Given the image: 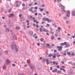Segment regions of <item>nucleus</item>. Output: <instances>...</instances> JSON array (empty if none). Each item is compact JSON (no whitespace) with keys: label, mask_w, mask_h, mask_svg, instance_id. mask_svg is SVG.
Returning <instances> with one entry per match:
<instances>
[{"label":"nucleus","mask_w":75,"mask_h":75,"mask_svg":"<svg viewBox=\"0 0 75 75\" xmlns=\"http://www.w3.org/2000/svg\"><path fill=\"white\" fill-rule=\"evenodd\" d=\"M59 6L60 7H61L62 11H63V12H65V10H64L65 9V7L62 5V4H59Z\"/></svg>","instance_id":"obj_1"},{"label":"nucleus","mask_w":75,"mask_h":75,"mask_svg":"<svg viewBox=\"0 0 75 75\" xmlns=\"http://www.w3.org/2000/svg\"><path fill=\"white\" fill-rule=\"evenodd\" d=\"M57 69H56L52 71V72H57Z\"/></svg>","instance_id":"obj_14"},{"label":"nucleus","mask_w":75,"mask_h":75,"mask_svg":"<svg viewBox=\"0 0 75 75\" xmlns=\"http://www.w3.org/2000/svg\"><path fill=\"white\" fill-rule=\"evenodd\" d=\"M52 67H50V70H52Z\"/></svg>","instance_id":"obj_62"},{"label":"nucleus","mask_w":75,"mask_h":75,"mask_svg":"<svg viewBox=\"0 0 75 75\" xmlns=\"http://www.w3.org/2000/svg\"><path fill=\"white\" fill-rule=\"evenodd\" d=\"M23 6V7H24V6H25V4H23L22 5Z\"/></svg>","instance_id":"obj_48"},{"label":"nucleus","mask_w":75,"mask_h":75,"mask_svg":"<svg viewBox=\"0 0 75 75\" xmlns=\"http://www.w3.org/2000/svg\"><path fill=\"white\" fill-rule=\"evenodd\" d=\"M52 54H49V57H52Z\"/></svg>","instance_id":"obj_20"},{"label":"nucleus","mask_w":75,"mask_h":75,"mask_svg":"<svg viewBox=\"0 0 75 75\" xmlns=\"http://www.w3.org/2000/svg\"><path fill=\"white\" fill-rule=\"evenodd\" d=\"M38 7L37 6H36L35 7V10H37V9H38Z\"/></svg>","instance_id":"obj_32"},{"label":"nucleus","mask_w":75,"mask_h":75,"mask_svg":"<svg viewBox=\"0 0 75 75\" xmlns=\"http://www.w3.org/2000/svg\"><path fill=\"white\" fill-rule=\"evenodd\" d=\"M36 27H37V28H38V27H39L38 25H36Z\"/></svg>","instance_id":"obj_49"},{"label":"nucleus","mask_w":75,"mask_h":75,"mask_svg":"<svg viewBox=\"0 0 75 75\" xmlns=\"http://www.w3.org/2000/svg\"><path fill=\"white\" fill-rule=\"evenodd\" d=\"M50 32H51L50 33H51V34H54V32H52V31Z\"/></svg>","instance_id":"obj_41"},{"label":"nucleus","mask_w":75,"mask_h":75,"mask_svg":"<svg viewBox=\"0 0 75 75\" xmlns=\"http://www.w3.org/2000/svg\"><path fill=\"white\" fill-rule=\"evenodd\" d=\"M35 16H37V13H35Z\"/></svg>","instance_id":"obj_52"},{"label":"nucleus","mask_w":75,"mask_h":75,"mask_svg":"<svg viewBox=\"0 0 75 75\" xmlns=\"http://www.w3.org/2000/svg\"><path fill=\"white\" fill-rule=\"evenodd\" d=\"M39 10H40V11H43V8H39Z\"/></svg>","instance_id":"obj_15"},{"label":"nucleus","mask_w":75,"mask_h":75,"mask_svg":"<svg viewBox=\"0 0 75 75\" xmlns=\"http://www.w3.org/2000/svg\"><path fill=\"white\" fill-rule=\"evenodd\" d=\"M65 68V67L64 66H62L61 67V68Z\"/></svg>","instance_id":"obj_29"},{"label":"nucleus","mask_w":75,"mask_h":75,"mask_svg":"<svg viewBox=\"0 0 75 75\" xmlns=\"http://www.w3.org/2000/svg\"><path fill=\"white\" fill-rule=\"evenodd\" d=\"M46 45L47 46V47H49V46H50V44H47Z\"/></svg>","instance_id":"obj_25"},{"label":"nucleus","mask_w":75,"mask_h":75,"mask_svg":"<svg viewBox=\"0 0 75 75\" xmlns=\"http://www.w3.org/2000/svg\"><path fill=\"white\" fill-rule=\"evenodd\" d=\"M13 38L14 40H16L17 39V37H16V36H14V37H13Z\"/></svg>","instance_id":"obj_23"},{"label":"nucleus","mask_w":75,"mask_h":75,"mask_svg":"<svg viewBox=\"0 0 75 75\" xmlns=\"http://www.w3.org/2000/svg\"><path fill=\"white\" fill-rule=\"evenodd\" d=\"M67 17H69V14H70V11H67Z\"/></svg>","instance_id":"obj_5"},{"label":"nucleus","mask_w":75,"mask_h":75,"mask_svg":"<svg viewBox=\"0 0 75 75\" xmlns=\"http://www.w3.org/2000/svg\"><path fill=\"white\" fill-rule=\"evenodd\" d=\"M58 40H61V38H58Z\"/></svg>","instance_id":"obj_44"},{"label":"nucleus","mask_w":75,"mask_h":75,"mask_svg":"<svg viewBox=\"0 0 75 75\" xmlns=\"http://www.w3.org/2000/svg\"><path fill=\"white\" fill-rule=\"evenodd\" d=\"M35 5H37V3L36 2L35 3Z\"/></svg>","instance_id":"obj_55"},{"label":"nucleus","mask_w":75,"mask_h":75,"mask_svg":"<svg viewBox=\"0 0 75 75\" xmlns=\"http://www.w3.org/2000/svg\"><path fill=\"white\" fill-rule=\"evenodd\" d=\"M43 62H45V61H46V63L47 64V65H48L50 63H49V60L48 59H43Z\"/></svg>","instance_id":"obj_2"},{"label":"nucleus","mask_w":75,"mask_h":75,"mask_svg":"<svg viewBox=\"0 0 75 75\" xmlns=\"http://www.w3.org/2000/svg\"><path fill=\"white\" fill-rule=\"evenodd\" d=\"M60 56H61V55H60V54H59L57 56V57H60Z\"/></svg>","instance_id":"obj_47"},{"label":"nucleus","mask_w":75,"mask_h":75,"mask_svg":"<svg viewBox=\"0 0 75 75\" xmlns=\"http://www.w3.org/2000/svg\"><path fill=\"white\" fill-rule=\"evenodd\" d=\"M48 18H46L45 21H48Z\"/></svg>","instance_id":"obj_37"},{"label":"nucleus","mask_w":75,"mask_h":75,"mask_svg":"<svg viewBox=\"0 0 75 75\" xmlns=\"http://www.w3.org/2000/svg\"><path fill=\"white\" fill-rule=\"evenodd\" d=\"M33 34V32H30V35H32V34Z\"/></svg>","instance_id":"obj_33"},{"label":"nucleus","mask_w":75,"mask_h":75,"mask_svg":"<svg viewBox=\"0 0 75 75\" xmlns=\"http://www.w3.org/2000/svg\"><path fill=\"white\" fill-rule=\"evenodd\" d=\"M56 54H54V55L52 56L53 58H56Z\"/></svg>","instance_id":"obj_9"},{"label":"nucleus","mask_w":75,"mask_h":75,"mask_svg":"<svg viewBox=\"0 0 75 75\" xmlns=\"http://www.w3.org/2000/svg\"><path fill=\"white\" fill-rule=\"evenodd\" d=\"M18 3V1H16V3Z\"/></svg>","instance_id":"obj_63"},{"label":"nucleus","mask_w":75,"mask_h":75,"mask_svg":"<svg viewBox=\"0 0 75 75\" xmlns=\"http://www.w3.org/2000/svg\"><path fill=\"white\" fill-rule=\"evenodd\" d=\"M58 30H61V28L59 27H58Z\"/></svg>","instance_id":"obj_38"},{"label":"nucleus","mask_w":75,"mask_h":75,"mask_svg":"<svg viewBox=\"0 0 75 75\" xmlns=\"http://www.w3.org/2000/svg\"><path fill=\"white\" fill-rule=\"evenodd\" d=\"M66 23H67V24H68V23H69V22H68V21H66Z\"/></svg>","instance_id":"obj_57"},{"label":"nucleus","mask_w":75,"mask_h":75,"mask_svg":"<svg viewBox=\"0 0 75 75\" xmlns=\"http://www.w3.org/2000/svg\"><path fill=\"white\" fill-rule=\"evenodd\" d=\"M53 64H56V65H57L58 64V62H55L54 61L53 62Z\"/></svg>","instance_id":"obj_6"},{"label":"nucleus","mask_w":75,"mask_h":75,"mask_svg":"<svg viewBox=\"0 0 75 75\" xmlns=\"http://www.w3.org/2000/svg\"><path fill=\"white\" fill-rule=\"evenodd\" d=\"M37 21L36 20H34V22H36Z\"/></svg>","instance_id":"obj_61"},{"label":"nucleus","mask_w":75,"mask_h":75,"mask_svg":"<svg viewBox=\"0 0 75 75\" xmlns=\"http://www.w3.org/2000/svg\"><path fill=\"white\" fill-rule=\"evenodd\" d=\"M72 15L73 16H75V11H72Z\"/></svg>","instance_id":"obj_11"},{"label":"nucleus","mask_w":75,"mask_h":75,"mask_svg":"<svg viewBox=\"0 0 75 75\" xmlns=\"http://www.w3.org/2000/svg\"><path fill=\"white\" fill-rule=\"evenodd\" d=\"M47 27H50V25L49 24H47Z\"/></svg>","instance_id":"obj_54"},{"label":"nucleus","mask_w":75,"mask_h":75,"mask_svg":"<svg viewBox=\"0 0 75 75\" xmlns=\"http://www.w3.org/2000/svg\"><path fill=\"white\" fill-rule=\"evenodd\" d=\"M67 54L68 55H71V52H68L67 53Z\"/></svg>","instance_id":"obj_26"},{"label":"nucleus","mask_w":75,"mask_h":75,"mask_svg":"<svg viewBox=\"0 0 75 75\" xmlns=\"http://www.w3.org/2000/svg\"><path fill=\"white\" fill-rule=\"evenodd\" d=\"M5 52L6 53H7H7H8V52L7 51H5Z\"/></svg>","instance_id":"obj_53"},{"label":"nucleus","mask_w":75,"mask_h":75,"mask_svg":"<svg viewBox=\"0 0 75 75\" xmlns=\"http://www.w3.org/2000/svg\"><path fill=\"white\" fill-rule=\"evenodd\" d=\"M57 48L58 49L59 51H61L62 47V46H57Z\"/></svg>","instance_id":"obj_4"},{"label":"nucleus","mask_w":75,"mask_h":75,"mask_svg":"<svg viewBox=\"0 0 75 75\" xmlns=\"http://www.w3.org/2000/svg\"><path fill=\"white\" fill-rule=\"evenodd\" d=\"M55 38L54 37V36H52L51 37V40H54V38Z\"/></svg>","instance_id":"obj_16"},{"label":"nucleus","mask_w":75,"mask_h":75,"mask_svg":"<svg viewBox=\"0 0 75 75\" xmlns=\"http://www.w3.org/2000/svg\"><path fill=\"white\" fill-rule=\"evenodd\" d=\"M40 32H42V28H40Z\"/></svg>","instance_id":"obj_34"},{"label":"nucleus","mask_w":75,"mask_h":75,"mask_svg":"<svg viewBox=\"0 0 75 75\" xmlns=\"http://www.w3.org/2000/svg\"><path fill=\"white\" fill-rule=\"evenodd\" d=\"M32 5H33V4H30L29 5V6H32Z\"/></svg>","instance_id":"obj_50"},{"label":"nucleus","mask_w":75,"mask_h":75,"mask_svg":"<svg viewBox=\"0 0 75 75\" xmlns=\"http://www.w3.org/2000/svg\"><path fill=\"white\" fill-rule=\"evenodd\" d=\"M45 20H46V18H43V20H45Z\"/></svg>","instance_id":"obj_35"},{"label":"nucleus","mask_w":75,"mask_h":75,"mask_svg":"<svg viewBox=\"0 0 75 75\" xmlns=\"http://www.w3.org/2000/svg\"><path fill=\"white\" fill-rule=\"evenodd\" d=\"M71 37H72V38H75V36H71Z\"/></svg>","instance_id":"obj_40"},{"label":"nucleus","mask_w":75,"mask_h":75,"mask_svg":"<svg viewBox=\"0 0 75 75\" xmlns=\"http://www.w3.org/2000/svg\"><path fill=\"white\" fill-rule=\"evenodd\" d=\"M60 70L61 71L62 70L64 72H66V71L65 70V69H62V68H60Z\"/></svg>","instance_id":"obj_12"},{"label":"nucleus","mask_w":75,"mask_h":75,"mask_svg":"<svg viewBox=\"0 0 75 75\" xmlns=\"http://www.w3.org/2000/svg\"><path fill=\"white\" fill-rule=\"evenodd\" d=\"M6 68V67H5V66H4L3 67V69H5Z\"/></svg>","instance_id":"obj_27"},{"label":"nucleus","mask_w":75,"mask_h":75,"mask_svg":"<svg viewBox=\"0 0 75 75\" xmlns=\"http://www.w3.org/2000/svg\"><path fill=\"white\" fill-rule=\"evenodd\" d=\"M14 15L13 14H10V16H9V17H13L14 16Z\"/></svg>","instance_id":"obj_10"},{"label":"nucleus","mask_w":75,"mask_h":75,"mask_svg":"<svg viewBox=\"0 0 75 75\" xmlns=\"http://www.w3.org/2000/svg\"><path fill=\"white\" fill-rule=\"evenodd\" d=\"M37 38H38V37H37V36H36L35 37V39H37Z\"/></svg>","instance_id":"obj_58"},{"label":"nucleus","mask_w":75,"mask_h":75,"mask_svg":"<svg viewBox=\"0 0 75 75\" xmlns=\"http://www.w3.org/2000/svg\"><path fill=\"white\" fill-rule=\"evenodd\" d=\"M6 62H8V63H9L10 61L8 59H7L6 60Z\"/></svg>","instance_id":"obj_17"},{"label":"nucleus","mask_w":75,"mask_h":75,"mask_svg":"<svg viewBox=\"0 0 75 75\" xmlns=\"http://www.w3.org/2000/svg\"><path fill=\"white\" fill-rule=\"evenodd\" d=\"M40 41H41L42 42V41H44V39L42 38H41L40 39Z\"/></svg>","instance_id":"obj_24"},{"label":"nucleus","mask_w":75,"mask_h":75,"mask_svg":"<svg viewBox=\"0 0 75 75\" xmlns=\"http://www.w3.org/2000/svg\"><path fill=\"white\" fill-rule=\"evenodd\" d=\"M62 64H64V62H61Z\"/></svg>","instance_id":"obj_64"},{"label":"nucleus","mask_w":75,"mask_h":75,"mask_svg":"<svg viewBox=\"0 0 75 75\" xmlns=\"http://www.w3.org/2000/svg\"><path fill=\"white\" fill-rule=\"evenodd\" d=\"M50 32H52V29L50 28Z\"/></svg>","instance_id":"obj_30"},{"label":"nucleus","mask_w":75,"mask_h":75,"mask_svg":"<svg viewBox=\"0 0 75 75\" xmlns=\"http://www.w3.org/2000/svg\"><path fill=\"white\" fill-rule=\"evenodd\" d=\"M12 65L13 67H15L16 66V65L14 64H13Z\"/></svg>","instance_id":"obj_46"},{"label":"nucleus","mask_w":75,"mask_h":75,"mask_svg":"<svg viewBox=\"0 0 75 75\" xmlns=\"http://www.w3.org/2000/svg\"><path fill=\"white\" fill-rule=\"evenodd\" d=\"M45 6V5L43 4L41 6V7H44Z\"/></svg>","instance_id":"obj_45"},{"label":"nucleus","mask_w":75,"mask_h":75,"mask_svg":"<svg viewBox=\"0 0 75 75\" xmlns=\"http://www.w3.org/2000/svg\"><path fill=\"white\" fill-rule=\"evenodd\" d=\"M67 44V42H64V43H61V45H66Z\"/></svg>","instance_id":"obj_8"},{"label":"nucleus","mask_w":75,"mask_h":75,"mask_svg":"<svg viewBox=\"0 0 75 75\" xmlns=\"http://www.w3.org/2000/svg\"><path fill=\"white\" fill-rule=\"evenodd\" d=\"M11 9H9V11H8V12H9V13H10V11H11Z\"/></svg>","instance_id":"obj_56"},{"label":"nucleus","mask_w":75,"mask_h":75,"mask_svg":"<svg viewBox=\"0 0 75 75\" xmlns=\"http://www.w3.org/2000/svg\"><path fill=\"white\" fill-rule=\"evenodd\" d=\"M20 28V27H17L16 28V30H19Z\"/></svg>","instance_id":"obj_19"},{"label":"nucleus","mask_w":75,"mask_h":75,"mask_svg":"<svg viewBox=\"0 0 75 75\" xmlns=\"http://www.w3.org/2000/svg\"><path fill=\"white\" fill-rule=\"evenodd\" d=\"M43 31H44V32H48V30L45 29H44L43 30Z\"/></svg>","instance_id":"obj_7"},{"label":"nucleus","mask_w":75,"mask_h":75,"mask_svg":"<svg viewBox=\"0 0 75 75\" xmlns=\"http://www.w3.org/2000/svg\"><path fill=\"white\" fill-rule=\"evenodd\" d=\"M29 61H30V60H27V62L28 64H29Z\"/></svg>","instance_id":"obj_36"},{"label":"nucleus","mask_w":75,"mask_h":75,"mask_svg":"<svg viewBox=\"0 0 75 75\" xmlns=\"http://www.w3.org/2000/svg\"><path fill=\"white\" fill-rule=\"evenodd\" d=\"M40 43H37V45H38V46H40Z\"/></svg>","instance_id":"obj_39"},{"label":"nucleus","mask_w":75,"mask_h":75,"mask_svg":"<svg viewBox=\"0 0 75 75\" xmlns=\"http://www.w3.org/2000/svg\"><path fill=\"white\" fill-rule=\"evenodd\" d=\"M21 21H23V20H24V19L23 18H22L21 19Z\"/></svg>","instance_id":"obj_31"},{"label":"nucleus","mask_w":75,"mask_h":75,"mask_svg":"<svg viewBox=\"0 0 75 75\" xmlns=\"http://www.w3.org/2000/svg\"><path fill=\"white\" fill-rule=\"evenodd\" d=\"M2 18L4 20V19H5V17H2Z\"/></svg>","instance_id":"obj_60"},{"label":"nucleus","mask_w":75,"mask_h":75,"mask_svg":"<svg viewBox=\"0 0 75 75\" xmlns=\"http://www.w3.org/2000/svg\"><path fill=\"white\" fill-rule=\"evenodd\" d=\"M57 68H58V69L59 68V66H57Z\"/></svg>","instance_id":"obj_42"},{"label":"nucleus","mask_w":75,"mask_h":75,"mask_svg":"<svg viewBox=\"0 0 75 75\" xmlns=\"http://www.w3.org/2000/svg\"><path fill=\"white\" fill-rule=\"evenodd\" d=\"M46 35H48V36H49V35H49V33H46Z\"/></svg>","instance_id":"obj_43"},{"label":"nucleus","mask_w":75,"mask_h":75,"mask_svg":"<svg viewBox=\"0 0 75 75\" xmlns=\"http://www.w3.org/2000/svg\"><path fill=\"white\" fill-rule=\"evenodd\" d=\"M71 55H72V56H74L75 55V54H74V53H73L71 54Z\"/></svg>","instance_id":"obj_28"},{"label":"nucleus","mask_w":75,"mask_h":75,"mask_svg":"<svg viewBox=\"0 0 75 75\" xmlns=\"http://www.w3.org/2000/svg\"><path fill=\"white\" fill-rule=\"evenodd\" d=\"M33 8H34L33 7H31L29 9V11L32 12V13H34V11L32 10V9H33Z\"/></svg>","instance_id":"obj_3"},{"label":"nucleus","mask_w":75,"mask_h":75,"mask_svg":"<svg viewBox=\"0 0 75 75\" xmlns=\"http://www.w3.org/2000/svg\"><path fill=\"white\" fill-rule=\"evenodd\" d=\"M65 45H66V47H68V46H69V44L68 45L67 44V43Z\"/></svg>","instance_id":"obj_18"},{"label":"nucleus","mask_w":75,"mask_h":75,"mask_svg":"<svg viewBox=\"0 0 75 75\" xmlns=\"http://www.w3.org/2000/svg\"><path fill=\"white\" fill-rule=\"evenodd\" d=\"M25 67H27V64H26L24 66Z\"/></svg>","instance_id":"obj_59"},{"label":"nucleus","mask_w":75,"mask_h":75,"mask_svg":"<svg viewBox=\"0 0 75 75\" xmlns=\"http://www.w3.org/2000/svg\"><path fill=\"white\" fill-rule=\"evenodd\" d=\"M26 22L27 23H28L27 24V25H30V23H29V21L28 20H26Z\"/></svg>","instance_id":"obj_13"},{"label":"nucleus","mask_w":75,"mask_h":75,"mask_svg":"<svg viewBox=\"0 0 75 75\" xmlns=\"http://www.w3.org/2000/svg\"><path fill=\"white\" fill-rule=\"evenodd\" d=\"M57 72L58 73H60L61 71H58Z\"/></svg>","instance_id":"obj_51"},{"label":"nucleus","mask_w":75,"mask_h":75,"mask_svg":"<svg viewBox=\"0 0 75 75\" xmlns=\"http://www.w3.org/2000/svg\"><path fill=\"white\" fill-rule=\"evenodd\" d=\"M51 20H49V19H48V21H47V22L48 23H50L51 21Z\"/></svg>","instance_id":"obj_22"},{"label":"nucleus","mask_w":75,"mask_h":75,"mask_svg":"<svg viewBox=\"0 0 75 75\" xmlns=\"http://www.w3.org/2000/svg\"><path fill=\"white\" fill-rule=\"evenodd\" d=\"M6 31L7 32H9V30H8V28H7L6 29Z\"/></svg>","instance_id":"obj_21"}]
</instances>
